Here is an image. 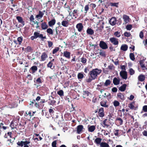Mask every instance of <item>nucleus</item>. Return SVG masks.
I'll return each instance as SVG.
<instances>
[{
  "instance_id": "f257e3e1",
  "label": "nucleus",
  "mask_w": 147,
  "mask_h": 147,
  "mask_svg": "<svg viewBox=\"0 0 147 147\" xmlns=\"http://www.w3.org/2000/svg\"><path fill=\"white\" fill-rule=\"evenodd\" d=\"M102 71V70L100 69L95 68L90 71L89 72V75L94 80L96 78L98 75L101 73Z\"/></svg>"
},
{
  "instance_id": "f03ea898",
  "label": "nucleus",
  "mask_w": 147,
  "mask_h": 147,
  "mask_svg": "<svg viewBox=\"0 0 147 147\" xmlns=\"http://www.w3.org/2000/svg\"><path fill=\"white\" fill-rule=\"evenodd\" d=\"M118 39L115 37L110 38H109V40L111 42L113 45H118L119 42Z\"/></svg>"
},
{
  "instance_id": "7ed1b4c3",
  "label": "nucleus",
  "mask_w": 147,
  "mask_h": 147,
  "mask_svg": "<svg viewBox=\"0 0 147 147\" xmlns=\"http://www.w3.org/2000/svg\"><path fill=\"white\" fill-rule=\"evenodd\" d=\"M109 121L110 120L109 119H107L103 120L102 122V126L104 127L108 128L110 125Z\"/></svg>"
},
{
  "instance_id": "20e7f679",
  "label": "nucleus",
  "mask_w": 147,
  "mask_h": 147,
  "mask_svg": "<svg viewBox=\"0 0 147 147\" xmlns=\"http://www.w3.org/2000/svg\"><path fill=\"white\" fill-rule=\"evenodd\" d=\"M99 45L100 47L103 49H106L108 47L107 44L104 41H101L100 42Z\"/></svg>"
},
{
  "instance_id": "39448f33",
  "label": "nucleus",
  "mask_w": 147,
  "mask_h": 147,
  "mask_svg": "<svg viewBox=\"0 0 147 147\" xmlns=\"http://www.w3.org/2000/svg\"><path fill=\"white\" fill-rule=\"evenodd\" d=\"M120 75L123 79L126 80L127 78V74L126 71H121L120 72Z\"/></svg>"
},
{
  "instance_id": "423d86ee",
  "label": "nucleus",
  "mask_w": 147,
  "mask_h": 147,
  "mask_svg": "<svg viewBox=\"0 0 147 147\" xmlns=\"http://www.w3.org/2000/svg\"><path fill=\"white\" fill-rule=\"evenodd\" d=\"M110 24L112 26H114L116 24L117 20L116 18L112 17L109 21Z\"/></svg>"
},
{
  "instance_id": "0eeeda50",
  "label": "nucleus",
  "mask_w": 147,
  "mask_h": 147,
  "mask_svg": "<svg viewBox=\"0 0 147 147\" xmlns=\"http://www.w3.org/2000/svg\"><path fill=\"white\" fill-rule=\"evenodd\" d=\"M53 99V97L52 96L49 97V98L48 100V103L49 105H53L55 104L56 101Z\"/></svg>"
},
{
  "instance_id": "6e6552de",
  "label": "nucleus",
  "mask_w": 147,
  "mask_h": 147,
  "mask_svg": "<svg viewBox=\"0 0 147 147\" xmlns=\"http://www.w3.org/2000/svg\"><path fill=\"white\" fill-rule=\"evenodd\" d=\"M104 109L103 107L100 108L98 111V115L100 117H103L105 116Z\"/></svg>"
},
{
  "instance_id": "1a4fd4ad",
  "label": "nucleus",
  "mask_w": 147,
  "mask_h": 147,
  "mask_svg": "<svg viewBox=\"0 0 147 147\" xmlns=\"http://www.w3.org/2000/svg\"><path fill=\"white\" fill-rule=\"evenodd\" d=\"M76 27L78 31L80 32L83 29L84 26L82 23H79L76 25Z\"/></svg>"
},
{
  "instance_id": "9d476101",
  "label": "nucleus",
  "mask_w": 147,
  "mask_h": 147,
  "mask_svg": "<svg viewBox=\"0 0 147 147\" xmlns=\"http://www.w3.org/2000/svg\"><path fill=\"white\" fill-rule=\"evenodd\" d=\"M37 67L36 66H33L30 68L29 71L31 73L33 74L37 71Z\"/></svg>"
},
{
  "instance_id": "9b49d317",
  "label": "nucleus",
  "mask_w": 147,
  "mask_h": 147,
  "mask_svg": "<svg viewBox=\"0 0 147 147\" xmlns=\"http://www.w3.org/2000/svg\"><path fill=\"white\" fill-rule=\"evenodd\" d=\"M41 61H45L46 59L48 57L47 54L45 52L42 53L41 56Z\"/></svg>"
},
{
  "instance_id": "f8f14e48",
  "label": "nucleus",
  "mask_w": 147,
  "mask_h": 147,
  "mask_svg": "<svg viewBox=\"0 0 147 147\" xmlns=\"http://www.w3.org/2000/svg\"><path fill=\"white\" fill-rule=\"evenodd\" d=\"M71 53L67 51H64L63 53V56L66 58L69 59L70 58Z\"/></svg>"
},
{
  "instance_id": "ddd939ff",
  "label": "nucleus",
  "mask_w": 147,
  "mask_h": 147,
  "mask_svg": "<svg viewBox=\"0 0 147 147\" xmlns=\"http://www.w3.org/2000/svg\"><path fill=\"white\" fill-rule=\"evenodd\" d=\"M120 80V79L119 78L115 77L113 78V83L115 85H118L119 84Z\"/></svg>"
},
{
  "instance_id": "4468645a",
  "label": "nucleus",
  "mask_w": 147,
  "mask_h": 147,
  "mask_svg": "<svg viewBox=\"0 0 147 147\" xmlns=\"http://www.w3.org/2000/svg\"><path fill=\"white\" fill-rule=\"evenodd\" d=\"M83 128V126L82 125H80L77 127V133L78 134H80L82 131Z\"/></svg>"
},
{
  "instance_id": "2eb2a0df",
  "label": "nucleus",
  "mask_w": 147,
  "mask_h": 147,
  "mask_svg": "<svg viewBox=\"0 0 147 147\" xmlns=\"http://www.w3.org/2000/svg\"><path fill=\"white\" fill-rule=\"evenodd\" d=\"M117 96V98L121 100H123L125 99L124 95L121 93H118Z\"/></svg>"
},
{
  "instance_id": "dca6fc26",
  "label": "nucleus",
  "mask_w": 147,
  "mask_h": 147,
  "mask_svg": "<svg viewBox=\"0 0 147 147\" xmlns=\"http://www.w3.org/2000/svg\"><path fill=\"white\" fill-rule=\"evenodd\" d=\"M87 34L89 35H92L94 33V31L92 29L90 28H88L86 30Z\"/></svg>"
},
{
  "instance_id": "f3484780",
  "label": "nucleus",
  "mask_w": 147,
  "mask_h": 147,
  "mask_svg": "<svg viewBox=\"0 0 147 147\" xmlns=\"http://www.w3.org/2000/svg\"><path fill=\"white\" fill-rule=\"evenodd\" d=\"M16 19L19 22L22 24L23 26L25 24L24 22L23 21L22 18L20 16H17Z\"/></svg>"
},
{
  "instance_id": "a211bd4d",
  "label": "nucleus",
  "mask_w": 147,
  "mask_h": 147,
  "mask_svg": "<svg viewBox=\"0 0 147 147\" xmlns=\"http://www.w3.org/2000/svg\"><path fill=\"white\" fill-rule=\"evenodd\" d=\"M123 18L125 23H127L129 22V18L127 15L125 14L123 15Z\"/></svg>"
},
{
  "instance_id": "6ab92c4d",
  "label": "nucleus",
  "mask_w": 147,
  "mask_h": 147,
  "mask_svg": "<svg viewBox=\"0 0 147 147\" xmlns=\"http://www.w3.org/2000/svg\"><path fill=\"white\" fill-rule=\"evenodd\" d=\"M18 106L17 103L14 102L10 103L8 105V107L10 108H12L16 107Z\"/></svg>"
},
{
  "instance_id": "aec40b11",
  "label": "nucleus",
  "mask_w": 147,
  "mask_h": 147,
  "mask_svg": "<svg viewBox=\"0 0 147 147\" xmlns=\"http://www.w3.org/2000/svg\"><path fill=\"white\" fill-rule=\"evenodd\" d=\"M114 134L115 136H119L121 134V130L119 129L115 130L114 131Z\"/></svg>"
},
{
  "instance_id": "412c9836",
  "label": "nucleus",
  "mask_w": 147,
  "mask_h": 147,
  "mask_svg": "<svg viewBox=\"0 0 147 147\" xmlns=\"http://www.w3.org/2000/svg\"><path fill=\"white\" fill-rule=\"evenodd\" d=\"M101 141L102 139L101 138H96L94 142L97 144V145L98 146L99 145L100 146V144L101 143Z\"/></svg>"
},
{
  "instance_id": "4be33fe9",
  "label": "nucleus",
  "mask_w": 147,
  "mask_h": 147,
  "mask_svg": "<svg viewBox=\"0 0 147 147\" xmlns=\"http://www.w3.org/2000/svg\"><path fill=\"white\" fill-rule=\"evenodd\" d=\"M96 129L94 125H91L88 126V131L90 132H92L94 131Z\"/></svg>"
},
{
  "instance_id": "5701e85b",
  "label": "nucleus",
  "mask_w": 147,
  "mask_h": 147,
  "mask_svg": "<svg viewBox=\"0 0 147 147\" xmlns=\"http://www.w3.org/2000/svg\"><path fill=\"white\" fill-rule=\"evenodd\" d=\"M116 120L118 123L119 125H121L123 124V120L121 118L118 117L116 118Z\"/></svg>"
},
{
  "instance_id": "b1692460",
  "label": "nucleus",
  "mask_w": 147,
  "mask_h": 147,
  "mask_svg": "<svg viewBox=\"0 0 147 147\" xmlns=\"http://www.w3.org/2000/svg\"><path fill=\"white\" fill-rule=\"evenodd\" d=\"M126 86L127 85L126 84H123L121 86L119 87V90L121 92H123L125 90Z\"/></svg>"
},
{
  "instance_id": "393cba45",
  "label": "nucleus",
  "mask_w": 147,
  "mask_h": 147,
  "mask_svg": "<svg viewBox=\"0 0 147 147\" xmlns=\"http://www.w3.org/2000/svg\"><path fill=\"white\" fill-rule=\"evenodd\" d=\"M55 19H53L49 22L48 24L50 26L52 27L55 24Z\"/></svg>"
},
{
  "instance_id": "a878e982",
  "label": "nucleus",
  "mask_w": 147,
  "mask_h": 147,
  "mask_svg": "<svg viewBox=\"0 0 147 147\" xmlns=\"http://www.w3.org/2000/svg\"><path fill=\"white\" fill-rule=\"evenodd\" d=\"M69 22L67 21L63 20L61 22V25L63 26L67 27L69 25Z\"/></svg>"
},
{
  "instance_id": "bb28decb",
  "label": "nucleus",
  "mask_w": 147,
  "mask_h": 147,
  "mask_svg": "<svg viewBox=\"0 0 147 147\" xmlns=\"http://www.w3.org/2000/svg\"><path fill=\"white\" fill-rule=\"evenodd\" d=\"M127 45L125 44L122 45L120 48L121 50L124 51H127Z\"/></svg>"
},
{
  "instance_id": "cd10ccee",
  "label": "nucleus",
  "mask_w": 147,
  "mask_h": 147,
  "mask_svg": "<svg viewBox=\"0 0 147 147\" xmlns=\"http://www.w3.org/2000/svg\"><path fill=\"white\" fill-rule=\"evenodd\" d=\"M100 105L101 106L105 107L107 108L108 107V105H107V102L106 101H102L100 102Z\"/></svg>"
},
{
  "instance_id": "c85d7f7f",
  "label": "nucleus",
  "mask_w": 147,
  "mask_h": 147,
  "mask_svg": "<svg viewBox=\"0 0 147 147\" xmlns=\"http://www.w3.org/2000/svg\"><path fill=\"white\" fill-rule=\"evenodd\" d=\"M41 27L42 30H45L47 28L48 26L45 22H44L41 24Z\"/></svg>"
},
{
  "instance_id": "c756f323",
  "label": "nucleus",
  "mask_w": 147,
  "mask_h": 147,
  "mask_svg": "<svg viewBox=\"0 0 147 147\" xmlns=\"http://www.w3.org/2000/svg\"><path fill=\"white\" fill-rule=\"evenodd\" d=\"M145 79V77L143 75H140L138 77V80L140 82L143 81Z\"/></svg>"
},
{
  "instance_id": "7c9ffc66",
  "label": "nucleus",
  "mask_w": 147,
  "mask_h": 147,
  "mask_svg": "<svg viewBox=\"0 0 147 147\" xmlns=\"http://www.w3.org/2000/svg\"><path fill=\"white\" fill-rule=\"evenodd\" d=\"M77 11H78L77 10L75 9L73 11L72 13V15H70V13H69V14L71 16H72L73 17H74L75 18H77Z\"/></svg>"
},
{
  "instance_id": "2f4dec72",
  "label": "nucleus",
  "mask_w": 147,
  "mask_h": 147,
  "mask_svg": "<svg viewBox=\"0 0 147 147\" xmlns=\"http://www.w3.org/2000/svg\"><path fill=\"white\" fill-rule=\"evenodd\" d=\"M100 147H110L108 144L105 142H102L100 146Z\"/></svg>"
},
{
  "instance_id": "473e14b6",
  "label": "nucleus",
  "mask_w": 147,
  "mask_h": 147,
  "mask_svg": "<svg viewBox=\"0 0 147 147\" xmlns=\"http://www.w3.org/2000/svg\"><path fill=\"white\" fill-rule=\"evenodd\" d=\"M17 125V123L16 122L14 123V122L12 121L11 123L10 126L12 128H16Z\"/></svg>"
},
{
  "instance_id": "72a5a7b5",
  "label": "nucleus",
  "mask_w": 147,
  "mask_h": 147,
  "mask_svg": "<svg viewBox=\"0 0 147 147\" xmlns=\"http://www.w3.org/2000/svg\"><path fill=\"white\" fill-rule=\"evenodd\" d=\"M144 112H147V105H145L143 107L142 110L140 113L142 114Z\"/></svg>"
},
{
  "instance_id": "f704fd0d",
  "label": "nucleus",
  "mask_w": 147,
  "mask_h": 147,
  "mask_svg": "<svg viewBox=\"0 0 147 147\" xmlns=\"http://www.w3.org/2000/svg\"><path fill=\"white\" fill-rule=\"evenodd\" d=\"M121 33L120 31H117L114 32V36L117 38H119L121 36Z\"/></svg>"
},
{
  "instance_id": "c9c22d12",
  "label": "nucleus",
  "mask_w": 147,
  "mask_h": 147,
  "mask_svg": "<svg viewBox=\"0 0 147 147\" xmlns=\"http://www.w3.org/2000/svg\"><path fill=\"white\" fill-rule=\"evenodd\" d=\"M135 102L133 101L132 102L130 103L128 105V107L129 108L131 109H134V105Z\"/></svg>"
},
{
  "instance_id": "e433bc0d",
  "label": "nucleus",
  "mask_w": 147,
  "mask_h": 147,
  "mask_svg": "<svg viewBox=\"0 0 147 147\" xmlns=\"http://www.w3.org/2000/svg\"><path fill=\"white\" fill-rule=\"evenodd\" d=\"M84 73L82 72L79 73L78 75V78L79 79H82L84 77Z\"/></svg>"
},
{
  "instance_id": "4c0bfd02",
  "label": "nucleus",
  "mask_w": 147,
  "mask_h": 147,
  "mask_svg": "<svg viewBox=\"0 0 147 147\" xmlns=\"http://www.w3.org/2000/svg\"><path fill=\"white\" fill-rule=\"evenodd\" d=\"M47 33L49 35H52L53 34V30L51 28L47 29Z\"/></svg>"
},
{
  "instance_id": "58836bf2",
  "label": "nucleus",
  "mask_w": 147,
  "mask_h": 147,
  "mask_svg": "<svg viewBox=\"0 0 147 147\" xmlns=\"http://www.w3.org/2000/svg\"><path fill=\"white\" fill-rule=\"evenodd\" d=\"M43 14L42 13L41 11H39L38 14L36 16V17L37 18L40 19L43 17Z\"/></svg>"
},
{
  "instance_id": "ea45409f",
  "label": "nucleus",
  "mask_w": 147,
  "mask_h": 147,
  "mask_svg": "<svg viewBox=\"0 0 147 147\" xmlns=\"http://www.w3.org/2000/svg\"><path fill=\"white\" fill-rule=\"evenodd\" d=\"M99 54L102 57H105L106 56L105 52L104 51L100 50Z\"/></svg>"
},
{
  "instance_id": "a19ab883",
  "label": "nucleus",
  "mask_w": 147,
  "mask_h": 147,
  "mask_svg": "<svg viewBox=\"0 0 147 147\" xmlns=\"http://www.w3.org/2000/svg\"><path fill=\"white\" fill-rule=\"evenodd\" d=\"M25 142V141H18V142H17V144L20 146H21V147H22L24 144V143Z\"/></svg>"
},
{
  "instance_id": "79ce46f5",
  "label": "nucleus",
  "mask_w": 147,
  "mask_h": 147,
  "mask_svg": "<svg viewBox=\"0 0 147 147\" xmlns=\"http://www.w3.org/2000/svg\"><path fill=\"white\" fill-rule=\"evenodd\" d=\"M57 94L60 96H64V92L62 90H60L59 91L57 92Z\"/></svg>"
},
{
  "instance_id": "37998d69",
  "label": "nucleus",
  "mask_w": 147,
  "mask_h": 147,
  "mask_svg": "<svg viewBox=\"0 0 147 147\" xmlns=\"http://www.w3.org/2000/svg\"><path fill=\"white\" fill-rule=\"evenodd\" d=\"M23 38L22 36L18 37L17 38V41L18 42L19 45H21L22 42L23 40Z\"/></svg>"
},
{
  "instance_id": "c03bdc74",
  "label": "nucleus",
  "mask_w": 147,
  "mask_h": 147,
  "mask_svg": "<svg viewBox=\"0 0 147 147\" xmlns=\"http://www.w3.org/2000/svg\"><path fill=\"white\" fill-rule=\"evenodd\" d=\"M110 6H115L116 7H118V3H110Z\"/></svg>"
},
{
  "instance_id": "a18cd8bd",
  "label": "nucleus",
  "mask_w": 147,
  "mask_h": 147,
  "mask_svg": "<svg viewBox=\"0 0 147 147\" xmlns=\"http://www.w3.org/2000/svg\"><path fill=\"white\" fill-rule=\"evenodd\" d=\"M129 57L130 59L132 61L135 59L134 54L133 53H131L130 54Z\"/></svg>"
},
{
  "instance_id": "49530a36",
  "label": "nucleus",
  "mask_w": 147,
  "mask_h": 147,
  "mask_svg": "<svg viewBox=\"0 0 147 147\" xmlns=\"http://www.w3.org/2000/svg\"><path fill=\"white\" fill-rule=\"evenodd\" d=\"M119 102L117 100H115L113 102V105L115 107L119 106Z\"/></svg>"
},
{
  "instance_id": "de8ad7c7",
  "label": "nucleus",
  "mask_w": 147,
  "mask_h": 147,
  "mask_svg": "<svg viewBox=\"0 0 147 147\" xmlns=\"http://www.w3.org/2000/svg\"><path fill=\"white\" fill-rule=\"evenodd\" d=\"M81 61L82 63L85 64L87 61V59L83 57L81 59Z\"/></svg>"
},
{
  "instance_id": "09e8293b",
  "label": "nucleus",
  "mask_w": 147,
  "mask_h": 147,
  "mask_svg": "<svg viewBox=\"0 0 147 147\" xmlns=\"http://www.w3.org/2000/svg\"><path fill=\"white\" fill-rule=\"evenodd\" d=\"M111 83V81L109 80H106L105 83V85L106 86H107L109 85Z\"/></svg>"
},
{
  "instance_id": "8fccbe9b",
  "label": "nucleus",
  "mask_w": 147,
  "mask_h": 147,
  "mask_svg": "<svg viewBox=\"0 0 147 147\" xmlns=\"http://www.w3.org/2000/svg\"><path fill=\"white\" fill-rule=\"evenodd\" d=\"M47 67H49L51 69H53V63L51 62H49L47 65Z\"/></svg>"
},
{
  "instance_id": "3c124183",
  "label": "nucleus",
  "mask_w": 147,
  "mask_h": 147,
  "mask_svg": "<svg viewBox=\"0 0 147 147\" xmlns=\"http://www.w3.org/2000/svg\"><path fill=\"white\" fill-rule=\"evenodd\" d=\"M59 47H57L55 48L53 50V54H54L57 53L59 50Z\"/></svg>"
},
{
  "instance_id": "603ef678",
  "label": "nucleus",
  "mask_w": 147,
  "mask_h": 147,
  "mask_svg": "<svg viewBox=\"0 0 147 147\" xmlns=\"http://www.w3.org/2000/svg\"><path fill=\"white\" fill-rule=\"evenodd\" d=\"M38 37L40 38L42 40H43L44 39L46 38V36H43V34H40Z\"/></svg>"
},
{
  "instance_id": "864d4df0",
  "label": "nucleus",
  "mask_w": 147,
  "mask_h": 147,
  "mask_svg": "<svg viewBox=\"0 0 147 147\" xmlns=\"http://www.w3.org/2000/svg\"><path fill=\"white\" fill-rule=\"evenodd\" d=\"M132 28V26L131 24H129L127 25V26H126V29L128 30H131Z\"/></svg>"
},
{
  "instance_id": "5fc2aeb1",
  "label": "nucleus",
  "mask_w": 147,
  "mask_h": 147,
  "mask_svg": "<svg viewBox=\"0 0 147 147\" xmlns=\"http://www.w3.org/2000/svg\"><path fill=\"white\" fill-rule=\"evenodd\" d=\"M30 143V142L29 141H25V142L24 144V147H29V146L28 145V144Z\"/></svg>"
},
{
  "instance_id": "6e6d98bb",
  "label": "nucleus",
  "mask_w": 147,
  "mask_h": 147,
  "mask_svg": "<svg viewBox=\"0 0 147 147\" xmlns=\"http://www.w3.org/2000/svg\"><path fill=\"white\" fill-rule=\"evenodd\" d=\"M129 72L130 75H132L134 74L135 71L132 69L131 68L129 69Z\"/></svg>"
},
{
  "instance_id": "4d7b16f0",
  "label": "nucleus",
  "mask_w": 147,
  "mask_h": 147,
  "mask_svg": "<svg viewBox=\"0 0 147 147\" xmlns=\"http://www.w3.org/2000/svg\"><path fill=\"white\" fill-rule=\"evenodd\" d=\"M89 8V5H87L85 6L84 10L86 11V13H87V12L88 11Z\"/></svg>"
},
{
  "instance_id": "13d9d810",
  "label": "nucleus",
  "mask_w": 147,
  "mask_h": 147,
  "mask_svg": "<svg viewBox=\"0 0 147 147\" xmlns=\"http://www.w3.org/2000/svg\"><path fill=\"white\" fill-rule=\"evenodd\" d=\"M40 33L37 32H35L34 34V36L35 37L37 38L39 37Z\"/></svg>"
},
{
  "instance_id": "bf43d9fd",
  "label": "nucleus",
  "mask_w": 147,
  "mask_h": 147,
  "mask_svg": "<svg viewBox=\"0 0 147 147\" xmlns=\"http://www.w3.org/2000/svg\"><path fill=\"white\" fill-rule=\"evenodd\" d=\"M124 34L125 36L127 37L131 35V34L129 32H125Z\"/></svg>"
},
{
  "instance_id": "052dcab7",
  "label": "nucleus",
  "mask_w": 147,
  "mask_h": 147,
  "mask_svg": "<svg viewBox=\"0 0 147 147\" xmlns=\"http://www.w3.org/2000/svg\"><path fill=\"white\" fill-rule=\"evenodd\" d=\"M117 24L118 25H119L121 24L122 23L121 20L120 18L118 20H117Z\"/></svg>"
},
{
  "instance_id": "680f3d73",
  "label": "nucleus",
  "mask_w": 147,
  "mask_h": 147,
  "mask_svg": "<svg viewBox=\"0 0 147 147\" xmlns=\"http://www.w3.org/2000/svg\"><path fill=\"white\" fill-rule=\"evenodd\" d=\"M36 83L38 84L41 83H42L41 80L40 78H38L36 80Z\"/></svg>"
},
{
  "instance_id": "e2e57ef3",
  "label": "nucleus",
  "mask_w": 147,
  "mask_h": 147,
  "mask_svg": "<svg viewBox=\"0 0 147 147\" xmlns=\"http://www.w3.org/2000/svg\"><path fill=\"white\" fill-rule=\"evenodd\" d=\"M48 45L49 47H51L53 45V43L51 41H48Z\"/></svg>"
},
{
  "instance_id": "0e129e2a",
  "label": "nucleus",
  "mask_w": 147,
  "mask_h": 147,
  "mask_svg": "<svg viewBox=\"0 0 147 147\" xmlns=\"http://www.w3.org/2000/svg\"><path fill=\"white\" fill-rule=\"evenodd\" d=\"M90 6L91 7L92 9H93L94 8H95L96 7V5L95 4L91 3L90 4Z\"/></svg>"
},
{
  "instance_id": "69168bd1",
  "label": "nucleus",
  "mask_w": 147,
  "mask_h": 147,
  "mask_svg": "<svg viewBox=\"0 0 147 147\" xmlns=\"http://www.w3.org/2000/svg\"><path fill=\"white\" fill-rule=\"evenodd\" d=\"M56 141H54L52 143V147H56Z\"/></svg>"
},
{
  "instance_id": "338daca9",
  "label": "nucleus",
  "mask_w": 147,
  "mask_h": 147,
  "mask_svg": "<svg viewBox=\"0 0 147 147\" xmlns=\"http://www.w3.org/2000/svg\"><path fill=\"white\" fill-rule=\"evenodd\" d=\"M139 36L140 38L142 39L144 37V34L142 31H141L140 33Z\"/></svg>"
},
{
  "instance_id": "774afa93",
  "label": "nucleus",
  "mask_w": 147,
  "mask_h": 147,
  "mask_svg": "<svg viewBox=\"0 0 147 147\" xmlns=\"http://www.w3.org/2000/svg\"><path fill=\"white\" fill-rule=\"evenodd\" d=\"M142 134L144 136L147 137V131H144L142 132Z\"/></svg>"
}]
</instances>
